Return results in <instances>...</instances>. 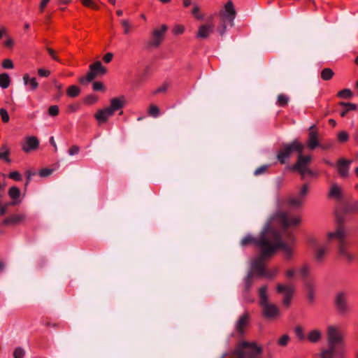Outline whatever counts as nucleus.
<instances>
[{
    "label": "nucleus",
    "mask_w": 358,
    "mask_h": 358,
    "mask_svg": "<svg viewBox=\"0 0 358 358\" xmlns=\"http://www.w3.org/2000/svg\"><path fill=\"white\" fill-rule=\"evenodd\" d=\"M284 234H280L278 231L272 229L268 224L262 232L258 239L254 238L251 236H246L241 241V245L245 246L249 244H255L259 248L261 255L264 257H270L273 255L277 250L280 249L284 252L287 259L292 258L293 250L291 244L294 241V236L292 233H286V238L288 243H286L282 237Z\"/></svg>",
    "instance_id": "nucleus-1"
},
{
    "label": "nucleus",
    "mask_w": 358,
    "mask_h": 358,
    "mask_svg": "<svg viewBox=\"0 0 358 358\" xmlns=\"http://www.w3.org/2000/svg\"><path fill=\"white\" fill-rule=\"evenodd\" d=\"M125 105L124 96L113 98L110 100V105L108 107L99 110L94 115V117L99 124L107 122L109 117L113 116L118 110L122 109Z\"/></svg>",
    "instance_id": "nucleus-2"
},
{
    "label": "nucleus",
    "mask_w": 358,
    "mask_h": 358,
    "mask_svg": "<svg viewBox=\"0 0 358 358\" xmlns=\"http://www.w3.org/2000/svg\"><path fill=\"white\" fill-rule=\"evenodd\" d=\"M345 231L343 227H339L334 232L327 234V238L329 241L336 239L338 241V254L340 257L348 262H351L354 259V255L348 251V244L345 240Z\"/></svg>",
    "instance_id": "nucleus-3"
},
{
    "label": "nucleus",
    "mask_w": 358,
    "mask_h": 358,
    "mask_svg": "<svg viewBox=\"0 0 358 358\" xmlns=\"http://www.w3.org/2000/svg\"><path fill=\"white\" fill-rule=\"evenodd\" d=\"M271 222L281 225L284 229L299 225L301 222V216L289 212H278L272 217Z\"/></svg>",
    "instance_id": "nucleus-4"
},
{
    "label": "nucleus",
    "mask_w": 358,
    "mask_h": 358,
    "mask_svg": "<svg viewBox=\"0 0 358 358\" xmlns=\"http://www.w3.org/2000/svg\"><path fill=\"white\" fill-rule=\"evenodd\" d=\"M236 14V10L232 1H229L225 4L224 9L220 10L219 13L222 25L217 27V31L221 36H222L226 31V22H229L231 26H233Z\"/></svg>",
    "instance_id": "nucleus-5"
},
{
    "label": "nucleus",
    "mask_w": 358,
    "mask_h": 358,
    "mask_svg": "<svg viewBox=\"0 0 358 358\" xmlns=\"http://www.w3.org/2000/svg\"><path fill=\"white\" fill-rule=\"evenodd\" d=\"M236 352L239 358H260L262 348L255 343L242 341Z\"/></svg>",
    "instance_id": "nucleus-6"
},
{
    "label": "nucleus",
    "mask_w": 358,
    "mask_h": 358,
    "mask_svg": "<svg viewBox=\"0 0 358 358\" xmlns=\"http://www.w3.org/2000/svg\"><path fill=\"white\" fill-rule=\"evenodd\" d=\"M304 149V145L295 140L291 143L285 144L280 149L277 155V159L283 164L290 157L293 152H297L298 153H302Z\"/></svg>",
    "instance_id": "nucleus-7"
},
{
    "label": "nucleus",
    "mask_w": 358,
    "mask_h": 358,
    "mask_svg": "<svg viewBox=\"0 0 358 358\" xmlns=\"http://www.w3.org/2000/svg\"><path fill=\"white\" fill-rule=\"evenodd\" d=\"M327 334L329 347L332 349H336L340 345H342L345 349H346L343 339V334L338 327L329 326L327 327Z\"/></svg>",
    "instance_id": "nucleus-8"
},
{
    "label": "nucleus",
    "mask_w": 358,
    "mask_h": 358,
    "mask_svg": "<svg viewBox=\"0 0 358 358\" xmlns=\"http://www.w3.org/2000/svg\"><path fill=\"white\" fill-rule=\"evenodd\" d=\"M309 247L314 250V258L318 262H322L329 250V245L326 244H318L317 240L314 237H310L308 239Z\"/></svg>",
    "instance_id": "nucleus-9"
},
{
    "label": "nucleus",
    "mask_w": 358,
    "mask_h": 358,
    "mask_svg": "<svg viewBox=\"0 0 358 358\" xmlns=\"http://www.w3.org/2000/svg\"><path fill=\"white\" fill-rule=\"evenodd\" d=\"M264 257L262 255L261 257L254 260L252 263V271L256 273L259 276H264L266 278H272L275 276L278 272V268H274L273 271H266L262 258Z\"/></svg>",
    "instance_id": "nucleus-10"
},
{
    "label": "nucleus",
    "mask_w": 358,
    "mask_h": 358,
    "mask_svg": "<svg viewBox=\"0 0 358 358\" xmlns=\"http://www.w3.org/2000/svg\"><path fill=\"white\" fill-rule=\"evenodd\" d=\"M308 192V185H303L299 195L290 197L287 201V206L293 208H299L305 201V198Z\"/></svg>",
    "instance_id": "nucleus-11"
},
{
    "label": "nucleus",
    "mask_w": 358,
    "mask_h": 358,
    "mask_svg": "<svg viewBox=\"0 0 358 358\" xmlns=\"http://www.w3.org/2000/svg\"><path fill=\"white\" fill-rule=\"evenodd\" d=\"M277 292L278 293L282 294L284 295L283 297V304L288 307L291 303V300L292 299V296L294 292V287L292 285H282L278 284L277 285Z\"/></svg>",
    "instance_id": "nucleus-12"
},
{
    "label": "nucleus",
    "mask_w": 358,
    "mask_h": 358,
    "mask_svg": "<svg viewBox=\"0 0 358 358\" xmlns=\"http://www.w3.org/2000/svg\"><path fill=\"white\" fill-rule=\"evenodd\" d=\"M346 349L340 345L336 349H332L330 347L324 350L320 353V358H345Z\"/></svg>",
    "instance_id": "nucleus-13"
},
{
    "label": "nucleus",
    "mask_w": 358,
    "mask_h": 358,
    "mask_svg": "<svg viewBox=\"0 0 358 358\" xmlns=\"http://www.w3.org/2000/svg\"><path fill=\"white\" fill-rule=\"evenodd\" d=\"M348 296L345 292H338L335 296V305L338 311L342 314L348 313L350 308L347 303Z\"/></svg>",
    "instance_id": "nucleus-14"
},
{
    "label": "nucleus",
    "mask_w": 358,
    "mask_h": 358,
    "mask_svg": "<svg viewBox=\"0 0 358 358\" xmlns=\"http://www.w3.org/2000/svg\"><path fill=\"white\" fill-rule=\"evenodd\" d=\"M168 29V27L162 24L160 27L155 29L152 31V38L150 42V45L152 47H158L164 40V36Z\"/></svg>",
    "instance_id": "nucleus-15"
},
{
    "label": "nucleus",
    "mask_w": 358,
    "mask_h": 358,
    "mask_svg": "<svg viewBox=\"0 0 358 358\" xmlns=\"http://www.w3.org/2000/svg\"><path fill=\"white\" fill-rule=\"evenodd\" d=\"M39 141L37 137L34 136H28L24 138V142L21 145L23 152L29 153L36 150L39 147Z\"/></svg>",
    "instance_id": "nucleus-16"
},
{
    "label": "nucleus",
    "mask_w": 358,
    "mask_h": 358,
    "mask_svg": "<svg viewBox=\"0 0 358 358\" xmlns=\"http://www.w3.org/2000/svg\"><path fill=\"white\" fill-rule=\"evenodd\" d=\"M311 161L310 155H302V153H299V157L296 163L294 164L293 169L297 170L301 174H304L307 170V165Z\"/></svg>",
    "instance_id": "nucleus-17"
},
{
    "label": "nucleus",
    "mask_w": 358,
    "mask_h": 358,
    "mask_svg": "<svg viewBox=\"0 0 358 358\" xmlns=\"http://www.w3.org/2000/svg\"><path fill=\"white\" fill-rule=\"evenodd\" d=\"M262 307L264 316L268 319H274L280 313L278 308L273 303L268 302Z\"/></svg>",
    "instance_id": "nucleus-18"
},
{
    "label": "nucleus",
    "mask_w": 358,
    "mask_h": 358,
    "mask_svg": "<svg viewBox=\"0 0 358 358\" xmlns=\"http://www.w3.org/2000/svg\"><path fill=\"white\" fill-rule=\"evenodd\" d=\"M214 31V24L211 23L201 24L196 33V37L199 38H208Z\"/></svg>",
    "instance_id": "nucleus-19"
},
{
    "label": "nucleus",
    "mask_w": 358,
    "mask_h": 358,
    "mask_svg": "<svg viewBox=\"0 0 358 358\" xmlns=\"http://www.w3.org/2000/svg\"><path fill=\"white\" fill-rule=\"evenodd\" d=\"M310 271V266L308 264H304L298 270V273L303 278L306 286L310 289L312 285Z\"/></svg>",
    "instance_id": "nucleus-20"
},
{
    "label": "nucleus",
    "mask_w": 358,
    "mask_h": 358,
    "mask_svg": "<svg viewBox=\"0 0 358 358\" xmlns=\"http://www.w3.org/2000/svg\"><path fill=\"white\" fill-rule=\"evenodd\" d=\"M26 220V215L23 213H17L11 215L10 216L6 218L3 223L6 225L9 224H19L24 222Z\"/></svg>",
    "instance_id": "nucleus-21"
},
{
    "label": "nucleus",
    "mask_w": 358,
    "mask_h": 358,
    "mask_svg": "<svg viewBox=\"0 0 358 358\" xmlns=\"http://www.w3.org/2000/svg\"><path fill=\"white\" fill-rule=\"evenodd\" d=\"M307 145L310 150H314L319 145L318 134L313 127L310 128Z\"/></svg>",
    "instance_id": "nucleus-22"
},
{
    "label": "nucleus",
    "mask_w": 358,
    "mask_h": 358,
    "mask_svg": "<svg viewBox=\"0 0 358 358\" xmlns=\"http://www.w3.org/2000/svg\"><path fill=\"white\" fill-rule=\"evenodd\" d=\"M351 161L344 159H340L337 162V170L338 173L342 177H347L348 176L349 166Z\"/></svg>",
    "instance_id": "nucleus-23"
},
{
    "label": "nucleus",
    "mask_w": 358,
    "mask_h": 358,
    "mask_svg": "<svg viewBox=\"0 0 358 358\" xmlns=\"http://www.w3.org/2000/svg\"><path fill=\"white\" fill-rule=\"evenodd\" d=\"M23 81L25 85H27L30 90L34 91L38 87V83L35 78H30L28 74L23 76Z\"/></svg>",
    "instance_id": "nucleus-24"
},
{
    "label": "nucleus",
    "mask_w": 358,
    "mask_h": 358,
    "mask_svg": "<svg viewBox=\"0 0 358 358\" xmlns=\"http://www.w3.org/2000/svg\"><path fill=\"white\" fill-rule=\"evenodd\" d=\"M248 322V317L247 315H243V316H241L240 317V319L238 320V321L236 324V329L239 333H241V334L243 333L244 329H245V327L247 326Z\"/></svg>",
    "instance_id": "nucleus-25"
},
{
    "label": "nucleus",
    "mask_w": 358,
    "mask_h": 358,
    "mask_svg": "<svg viewBox=\"0 0 358 358\" xmlns=\"http://www.w3.org/2000/svg\"><path fill=\"white\" fill-rule=\"evenodd\" d=\"M322 334L317 329H314L310 331L308 335L306 336V338L312 342L315 343L317 342L321 338Z\"/></svg>",
    "instance_id": "nucleus-26"
},
{
    "label": "nucleus",
    "mask_w": 358,
    "mask_h": 358,
    "mask_svg": "<svg viewBox=\"0 0 358 358\" xmlns=\"http://www.w3.org/2000/svg\"><path fill=\"white\" fill-rule=\"evenodd\" d=\"M90 69L95 71V73L99 75V74H105L106 72V68H104L101 63L98 61V62H96L93 64H92L90 66Z\"/></svg>",
    "instance_id": "nucleus-27"
},
{
    "label": "nucleus",
    "mask_w": 358,
    "mask_h": 358,
    "mask_svg": "<svg viewBox=\"0 0 358 358\" xmlns=\"http://www.w3.org/2000/svg\"><path fill=\"white\" fill-rule=\"evenodd\" d=\"M259 302L261 306L268 303L267 296V287L263 286L259 289Z\"/></svg>",
    "instance_id": "nucleus-28"
},
{
    "label": "nucleus",
    "mask_w": 358,
    "mask_h": 358,
    "mask_svg": "<svg viewBox=\"0 0 358 358\" xmlns=\"http://www.w3.org/2000/svg\"><path fill=\"white\" fill-rule=\"evenodd\" d=\"M10 84V78L8 73H3L0 74V87L2 89H6Z\"/></svg>",
    "instance_id": "nucleus-29"
},
{
    "label": "nucleus",
    "mask_w": 358,
    "mask_h": 358,
    "mask_svg": "<svg viewBox=\"0 0 358 358\" xmlns=\"http://www.w3.org/2000/svg\"><path fill=\"white\" fill-rule=\"evenodd\" d=\"M8 195L13 200H14L11 204L17 203L18 202H16L15 200L20 197V190L17 187H11L8 190Z\"/></svg>",
    "instance_id": "nucleus-30"
},
{
    "label": "nucleus",
    "mask_w": 358,
    "mask_h": 358,
    "mask_svg": "<svg viewBox=\"0 0 358 358\" xmlns=\"http://www.w3.org/2000/svg\"><path fill=\"white\" fill-rule=\"evenodd\" d=\"M80 93V89L77 85H71L68 87L66 90V94L69 97H76L78 96Z\"/></svg>",
    "instance_id": "nucleus-31"
},
{
    "label": "nucleus",
    "mask_w": 358,
    "mask_h": 358,
    "mask_svg": "<svg viewBox=\"0 0 358 358\" xmlns=\"http://www.w3.org/2000/svg\"><path fill=\"white\" fill-rule=\"evenodd\" d=\"M97 74L95 73V71L90 69V71L86 74L85 76L79 78V82L80 83L91 82L95 78Z\"/></svg>",
    "instance_id": "nucleus-32"
},
{
    "label": "nucleus",
    "mask_w": 358,
    "mask_h": 358,
    "mask_svg": "<svg viewBox=\"0 0 358 358\" xmlns=\"http://www.w3.org/2000/svg\"><path fill=\"white\" fill-rule=\"evenodd\" d=\"M334 73L332 69L329 68L324 69L321 72V78L323 80H329L334 76Z\"/></svg>",
    "instance_id": "nucleus-33"
},
{
    "label": "nucleus",
    "mask_w": 358,
    "mask_h": 358,
    "mask_svg": "<svg viewBox=\"0 0 358 358\" xmlns=\"http://www.w3.org/2000/svg\"><path fill=\"white\" fill-rule=\"evenodd\" d=\"M82 4L87 8H90L94 10H98L99 6L97 3V0H81Z\"/></svg>",
    "instance_id": "nucleus-34"
},
{
    "label": "nucleus",
    "mask_w": 358,
    "mask_h": 358,
    "mask_svg": "<svg viewBox=\"0 0 358 358\" xmlns=\"http://www.w3.org/2000/svg\"><path fill=\"white\" fill-rule=\"evenodd\" d=\"M289 98L284 94H280L278 96L277 105L280 107H285L287 105Z\"/></svg>",
    "instance_id": "nucleus-35"
},
{
    "label": "nucleus",
    "mask_w": 358,
    "mask_h": 358,
    "mask_svg": "<svg viewBox=\"0 0 358 358\" xmlns=\"http://www.w3.org/2000/svg\"><path fill=\"white\" fill-rule=\"evenodd\" d=\"M341 189L337 185H333L329 191V196L334 198H339L341 196Z\"/></svg>",
    "instance_id": "nucleus-36"
},
{
    "label": "nucleus",
    "mask_w": 358,
    "mask_h": 358,
    "mask_svg": "<svg viewBox=\"0 0 358 358\" xmlns=\"http://www.w3.org/2000/svg\"><path fill=\"white\" fill-rule=\"evenodd\" d=\"M148 113L153 117H157L159 115V109L156 105H150L149 106Z\"/></svg>",
    "instance_id": "nucleus-37"
},
{
    "label": "nucleus",
    "mask_w": 358,
    "mask_h": 358,
    "mask_svg": "<svg viewBox=\"0 0 358 358\" xmlns=\"http://www.w3.org/2000/svg\"><path fill=\"white\" fill-rule=\"evenodd\" d=\"M338 96L340 98L349 99L352 96V92L349 89H344L338 92Z\"/></svg>",
    "instance_id": "nucleus-38"
},
{
    "label": "nucleus",
    "mask_w": 358,
    "mask_h": 358,
    "mask_svg": "<svg viewBox=\"0 0 358 358\" xmlns=\"http://www.w3.org/2000/svg\"><path fill=\"white\" fill-rule=\"evenodd\" d=\"M192 13L197 20H202L203 18V15L201 13L199 7L196 5L193 7Z\"/></svg>",
    "instance_id": "nucleus-39"
},
{
    "label": "nucleus",
    "mask_w": 358,
    "mask_h": 358,
    "mask_svg": "<svg viewBox=\"0 0 358 358\" xmlns=\"http://www.w3.org/2000/svg\"><path fill=\"white\" fill-rule=\"evenodd\" d=\"M48 113L50 116L55 117L59 115V108L56 105L50 106L48 108Z\"/></svg>",
    "instance_id": "nucleus-40"
},
{
    "label": "nucleus",
    "mask_w": 358,
    "mask_h": 358,
    "mask_svg": "<svg viewBox=\"0 0 358 358\" xmlns=\"http://www.w3.org/2000/svg\"><path fill=\"white\" fill-rule=\"evenodd\" d=\"M295 334H296V336L300 340H304L305 338H306V336L304 335V333H303V329L301 326H298L295 328Z\"/></svg>",
    "instance_id": "nucleus-41"
},
{
    "label": "nucleus",
    "mask_w": 358,
    "mask_h": 358,
    "mask_svg": "<svg viewBox=\"0 0 358 358\" xmlns=\"http://www.w3.org/2000/svg\"><path fill=\"white\" fill-rule=\"evenodd\" d=\"M0 116L3 122H8L10 117L7 110L5 108H2L0 109Z\"/></svg>",
    "instance_id": "nucleus-42"
},
{
    "label": "nucleus",
    "mask_w": 358,
    "mask_h": 358,
    "mask_svg": "<svg viewBox=\"0 0 358 358\" xmlns=\"http://www.w3.org/2000/svg\"><path fill=\"white\" fill-rule=\"evenodd\" d=\"M1 66L6 69H12L14 67L13 63L10 59H5L2 61Z\"/></svg>",
    "instance_id": "nucleus-43"
},
{
    "label": "nucleus",
    "mask_w": 358,
    "mask_h": 358,
    "mask_svg": "<svg viewBox=\"0 0 358 358\" xmlns=\"http://www.w3.org/2000/svg\"><path fill=\"white\" fill-rule=\"evenodd\" d=\"M121 24L124 27V33L125 34H128L130 32L131 27L129 22L127 20H122L121 21Z\"/></svg>",
    "instance_id": "nucleus-44"
},
{
    "label": "nucleus",
    "mask_w": 358,
    "mask_h": 358,
    "mask_svg": "<svg viewBox=\"0 0 358 358\" xmlns=\"http://www.w3.org/2000/svg\"><path fill=\"white\" fill-rule=\"evenodd\" d=\"M289 341V336L285 334L283 336H282L278 341V343L279 345H281V346H285L287 345L288 342Z\"/></svg>",
    "instance_id": "nucleus-45"
},
{
    "label": "nucleus",
    "mask_w": 358,
    "mask_h": 358,
    "mask_svg": "<svg viewBox=\"0 0 358 358\" xmlns=\"http://www.w3.org/2000/svg\"><path fill=\"white\" fill-rule=\"evenodd\" d=\"M24 350L21 348H17L13 352V357L15 358H23L24 356Z\"/></svg>",
    "instance_id": "nucleus-46"
},
{
    "label": "nucleus",
    "mask_w": 358,
    "mask_h": 358,
    "mask_svg": "<svg viewBox=\"0 0 358 358\" xmlns=\"http://www.w3.org/2000/svg\"><path fill=\"white\" fill-rule=\"evenodd\" d=\"M8 178L15 181H20L22 176L18 171H12L8 174Z\"/></svg>",
    "instance_id": "nucleus-47"
},
{
    "label": "nucleus",
    "mask_w": 358,
    "mask_h": 358,
    "mask_svg": "<svg viewBox=\"0 0 358 358\" xmlns=\"http://www.w3.org/2000/svg\"><path fill=\"white\" fill-rule=\"evenodd\" d=\"M185 31V27L181 24H176L173 29V33L175 35L182 34Z\"/></svg>",
    "instance_id": "nucleus-48"
},
{
    "label": "nucleus",
    "mask_w": 358,
    "mask_h": 358,
    "mask_svg": "<svg viewBox=\"0 0 358 358\" xmlns=\"http://www.w3.org/2000/svg\"><path fill=\"white\" fill-rule=\"evenodd\" d=\"M349 138V136L347 132L342 131L338 134V139L339 141L344 143L346 142Z\"/></svg>",
    "instance_id": "nucleus-49"
},
{
    "label": "nucleus",
    "mask_w": 358,
    "mask_h": 358,
    "mask_svg": "<svg viewBox=\"0 0 358 358\" xmlns=\"http://www.w3.org/2000/svg\"><path fill=\"white\" fill-rule=\"evenodd\" d=\"M98 99L95 95H89L85 99V103L89 105L95 103Z\"/></svg>",
    "instance_id": "nucleus-50"
},
{
    "label": "nucleus",
    "mask_w": 358,
    "mask_h": 358,
    "mask_svg": "<svg viewBox=\"0 0 358 358\" xmlns=\"http://www.w3.org/2000/svg\"><path fill=\"white\" fill-rule=\"evenodd\" d=\"M80 151V148L78 145H72L68 150L69 155L71 156L77 155Z\"/></svg>",
    "instance_id": "nucleus-51"
},
{
    "label": "nucleus",
    "mask_w": 358,
    "mask_h": 358,
    "mask_svg": "<svg viewBox=\"0 0 358 358\" xmlns=\"http://www.w3.org/2000/svg\"><path fill=\"white\" fill-rule=\"evenodd\" d=\"M342 106H345V108L348 110V111H350V110H355L357 109V106L356 104L355 103H341Z\"/></svg>",
    "instance_id": "nucleus-52"
},
{
    "label": "nucleus",
    "mask_w": 358,
    "mask_h": 358,
    "mask_svg": "<svg viewBox=\"0 0 358 358\" xmlns=\"http://www.w3.org/2000/svg\"><path fill=\"white\" fill-rule=\"evenodd\" d=\"M3 44L7 48H13L15 44L14 40L11 37L8 36L7 38L5 40Z\"/></svg>",
    "instance_id": "nucleus-53"
},
{
    "label": "nucleus",
    "mask_w": 358,
    "mask_h": 358,
    "mask_svg": "<svg viewBox=\"0 0 358 358\" xmlns=\"http://www.w3.org/2000/svg\"><path fill=\"white\" fill-rule=\"evenodd\" d=\"M47 51H48V52L49 53L50 56V57H51L54 60H55V61H57V62H61V61H60V59H59L58 58V57L57 56L55 51L53 49H52V48H47Z\"/></svg>",
    "instance_id": "nucleus-54"
},
{
    "label": "nucleus",
    "mask_w": 358,
    "mask_h": 358,
    "mask_svg": "<svg viewBox=\"0 0 358 358\" xmlns=\"http://www.w3.org/2000/svg\"><path fill=\"white\" fill-rule=\"evenodd\" d=\"M52 169H43L40 170L39 176L41 177H46V176H50L52 173Z\"/></svg>",
    "instance_id": "nucleus-55"
},
{
    "label": "nucleus",
    "mask_w": 358,
    "mask_h": 358,
    "mask_svg": "<svg viewBox=\"0 0 358 358\" xmlns=\"http://www.w3.org/2000/svg\"><path fill=\"white\" fill-rule=\"evenodd\" d=\"M38 74L41 77H48L50 75V71L49 70L39 69L38 70Z\"/></svg>",
    "instance_id": "nucleus-56"
},
{
    "label": "nucleus",
    "mask_w": 358,
    "mask_h": 358,
    "mask_svg": "<svg viewBox=\"0 0 358 358\" xmlns=\"http://www.w3.org/2000/svg\"><path fill=\"white\" fill-rule=\"evenodd\" d=\"M169 87V85L166 83L163 84L160 87H159L155 92L154 94L165 92Z\"/></svg>",
    "instance_id": "nucleus-57"
},
{
    "label": "nucleus",
    "mask_w": 358,
    "mask_h": 358,
    "mask_svg": "<svg viewBox=\"0 0 358 358\" xmlns=\"http://www.w3.org/2000/svg\"><path fill=\"white\" fill-rule=\"evenodd\" d=\"M80 108V105L78 103L71 104L68 106V111L70 113L76 112Z\"/></svg>",
    "instance_id": "nucleus-58"
},
{
    "label": "nucleus",
    "mask_w": 358,
    "mask_h": 358,
    "mask_svg": "<svg viewBox=\"0 0 358 358\" xmlns=\"http://www.w3.org/2000/svg\"><path fill=\"white\" fill-rule=\"evenodd\" d=\"M25 174L27 176L25 187H27L31 181V176L35 175V172H32L31 171H27Z\"/></svg>",
    "instance_id": "nucleus-59"
},
{
    "label": "nucleus",
    "mask_w": 358,
    "mask_h": 358,
    "mask_svg": "<svg viewBox=\"0 0 358 358\" xmlns=\"http://www.w3.org/2000/svg\"><path fill=\"white\" fill-rule=\"evenodd\" d=\"M113 55L110 52H108L106 53L103 57V61L105 62V63H109L112 61L113 59Z\"/></svg>",
    "instance_id": "nucleus-60"
},
{
    "label": "nucleus",
    "mask_w": 358,
    "mask_h": 358,
    "mask_svg": "<svg viewBox=\"0 0 358 358\" xmlns=\"http://www.w3.org/2000/svg\"><path fill=\"white\" fill-rule=\"evenodd\" d=\"M296 273V270L294 268H289L287 270L285 275L287 278H292Z\"/></svg>",
    "instance_id": "nucleus-61"
},
{
    "label": "nucleus",
    "mask_w": 358,
    "mask_h": 358,
    "mask_svg": "<svg viewBox=\"0 0 358 358\" xmlns=\"http://www.w3.org/2000/svg\"><path fill=\"white\" fill-rule=\"evenodd\" d=\"M50 0H41L39 5V10L41 13H43L45 8L47 6L48 3Z\"/></svg>",
    "instance_id": "nucleus-62"
},
{
    "label": "nucleus",
    "mask_w": 358,
    "mask_h": 358,
    "mask_svg": "<svg viewBox=\"0 0 358 358\" xmlns=\"http://www.w3.org/2000/svg\"><path fill=\"white\" fill-rule=\"evenodd\" d=\"M3 36H8V29L4 26H1L0 27V40Z\"/></svg>",
    "instance_id": "nucleus-63"
},
{
    "label": "nucleus",
    "mask_w": 358,
    "mask_h": 358,
    "mask_svg": "<svg viewBox=\"0 0 358 358\" xmlns=\"http://www.w3.org/2000/svg\"><path fill=\"white\" fill-rule=\"evenodd\" d=\"M103 84L101 82H94L93 83V90L94 91H99L103 89Z\"/></svg>",
    "instance_id": "nucleus-64"
}]
</instances>
